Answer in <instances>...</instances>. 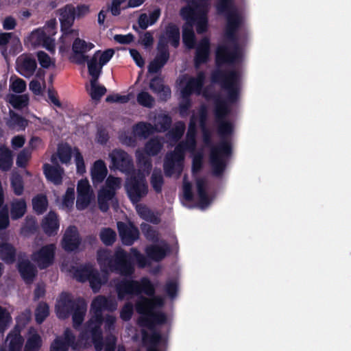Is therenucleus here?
<instances>
[{"label": "nucleus", "instance_id": "nucleus-38", "mask_svg": "<svg viewBox=\"0 0 351 351\" xmlns=\"http://www.w3.org/2000/svg\"><path fill=\"white\" fill-rule=\"evenodd\" d=\"M156 132V128L149 123L138 122L133 125L132 133L136 136L147 138Z\"/></svg>", "mask_w": 351, "mask_h": 351}, {"label": "nucleus", "instance_id": "nucleus-47", "mask_svg": "<svg viewBox=\"0 0 351 351\" xmlns=\"http://www.w3.org/2000/svg\"><path fill=\"white\" fill-rule=\"evenodd\" d=\"M197 146L196 138L186 136V140L178 143L175 149L176 152H179L184 157L186 151L194 152Z\"/></svg>", "mask_w": 351, "mask_h": 351}, {"label": "nucleus", "instance_id": "nucleus-56", "mask_svg": "<svg viewBox=\"0 0 351 351\" xmlns=\"http://www.w3.org/2000/svg\"><path fill=\"white\" fill-rule=\"evenodd\" d=\"M49 315V306L45 302L38 303L35 310V320L37 324H42Z\"/></svg>", "mask_w": 351, "mask_h": 351}, {"label": "nucleus", "instance_id": "nucleus-35", "mask_svg": "<svg viewBox=\"0 0 351 351\" xmlns=\"http://www.w3.org/2000/svg\"><path fill=\"white\" fill-rule=\"evenodd\" d=\"M16 249L10 243H1L0 245V259L8 265L13 264L16 261Z\"/></svg>", "mask_w": 351, "mask_h": 351}, {"label": "nucleus", "instance_id": "nucleus-9", "mask_svg": "<svg viewBox=\"0 0 351 351\" xmlns=\"http://www.w3.org/2000/svg\"><path fill=\"white\" fill-rule=\"evenodd\" d=\"M55 244H47L41 247L32 255V260L40 269H45L53 264L56 254Z\"/></svg>", "mask_w": 351, "mask_h": 351}, {"label": "nucleus", "instance_id": "nucleus-33", "mask_svg": "<svg viewBox=\"0 0 351 351\" xmlns=\"http://www.w3.org/2000/svg\"><path fill=\"white\" fill-rule=\"evenodd\" d=\"M197 193L199 197V206L202 208L207 207L211 200L207 193V181L204 178H198L196 179Z\"/></svg>", "mask_w": 351, "mask_h": 351}, {"label": "nucleus", "instance_id": "nucleus-7", "mask_svg": "<svg viewBox=\"0 0 351 351\" xmlns=\"http://www.w3.org/2000/svg\"><path fill=\"white\" fill-rule=\"evenodd\" d=\"M85 302L82 297L74 299L70 293L62 292L56 306L57 316L62 319L68 318L78 306H81Z\"/></svg>", "mask_w": 351, "mask_h": 351}, {"label": "nucleus", "instance_id": "nucleus-14", "mask_svg": "<svg viewBox=\"0 0 351 351\" xmlns=\"http://www.w3.org/2000/svg\"><path fill=\"white\" fill-rule=\"evenodd\" d=\"M113 168L123 173H129L133 169L132 157L122 149H114L110 154Z\"/></svg>", "mask_w": 351, "mask_h": 351}, {"label": "nucleus", "instance_id": "nucleus-15", "mask_svg": "<svg viewBox=\"0 0 351 351\" xmlns=\"http://www.w3.org/2000/svg\"><path fill=\"white\" fill-rule=\"evenodd\" d=\"M60 22L62 36L72 34L71 29L73 25L75 17V8L72 4H67L59 10Z\"/></svg>", "mask_w": 351, "mask_h": 351}, {"label": "nucleus", "instance_id": "nucleus-22", "mask_svg": "<svg viewBox=\"0 0 351 351\" xmlns=\"http://www.w3.org/2000/svg\"><path fill=\"white\" fill-rule=\"evenodd\" d=\"M84 332L89 333L96 351H101L104 347V339L101 326L90 319L85 324Z\"/></svg>", "mask_w": 351, "mask_h": 351}, {"label": "nucleus", "instance_id": "nucleus-59", "mask_svg": "<svg viewBox=\"0 0 351 351\" xmlns=\"http://www.w3.org/2000/svg\"><path fill=\"white\" fill-rule=\"evenodd\" d=\"M141 229L145 238L152 241H156L158 239V232L154 228L148 223H143L141 225Z\"/></svg>", "mask_w": 351, "mask_h": 351}, {"label": "nucleus", "instance_id": "nucleus-39", "mask_svg": "<svg viewBox=\"0 0 351 351\" xmlns=\"http://www.w3.org/2000/svg\"><path fill=\"white\" fill-rule=\"evenodd\" d=\"M36 37L37 41L41 43L43 46L49 51H55V40L50 37L43 30H36L32 32V38Z\"/></svg>", "mask_w": 351, "mask_h": 351}, {"label": "nucleus", "instance_id": "nucleus-13", "mask_svg": "<svg viewBox=\"0 0 351 351\" xmlns=\"http://www.w3.org/2000/svg\"><path fill=\"white\" fill-rule=\"evenodd\" d=\"M37 69V62L30 53H23L16 60V70L21 75L30 77Z\"/></svg>", "mask_w": 351, "mask_h": 351}, {"label": "nucleus", "instance_id": "nucleus-1", "mask_svg": "<svg viewBox=\"0 0 351 351\" xmlns=\"http://www.w3.org/2000/svg\"><path fill=\"white\" fill-rule=\"evenodd\" d=\"M215 8L219 14L226 16L224 36L233 44L232 51L226 45H218L215 52L216 64L220 66L225 64H235L240 62L242 57L237 34L243 24V16L238 12L234 0H217Z\"/></svg>", "mask_w": 351, "mask_h": 351}, {"label": "nucleus", "instance_id": "nucleus-8", "mask_svg": "<svg viewBox=\"0 0 351 351\" xmlns=\"http://www.w3.org/2000/svg\"><path fill=\"white\" fill-rule=\"evenodd\" d=\"M217 130L220 137V141L210 147V158L226 160L232 154V144L230 137L234 132V125H232L230 133H220L218 130V124H217Z\"/></svg>", "mask_w": 351, "mask_h": 351}, {"label": "nucleus", "instance_id": "nucleus-17", "mask_svg": "<svg viewBox=\"0 0 351 351\" xmlns=\"http://www.w3.org/2000/svg\"><path fill=\"white\" fill-rule=\"evenodd\" d=\"M51 161L54 165L45 163L43 166V173L48 181L55 185H60L62 183L64 170L57 163L56 158L54 156H51Z\"/></svg>", "mask_w": 351, "mask_h": 351}, {"label": "nucleus", "instance_id": "nucleus-58", "mask_svg": "<svg viewBox=\"0 0 351 351\" xmlns=\"http://www.w3.org/2000/svg\"><path fill=\"white\" fill-rule=\"evenodd\" d=\"M185 124L182 121H178L176 123L174 128L169 131L168 135L174 141H178L183 136L185 131Z\"/></svg>", "mask_w": 351, "mask_h": 351}, {"label": "nucleus", "instance_id": "nucleus-45", "mask_svg": "<svg viewBox=\"0 0 351 351\" xmlns=\"http://www.w3.org/2000/svg\"><path fill=\"white\" fill-rule=\"evenodd\" d=\"M171 124L172 118L169 114H160L156 118L154 127L156 128V132H165L169 130Z\"/></svg>", "mask_w": 351, "mask_h": 351}, {"label": "nucleus", "instance_id": "nucleus-53", "mask_svg": "<svg viewBox=\"0 0 351 351\" xmlns=\"http://www.w3.org/2000/svg\"><path fill=\"white\" fill-rule=\"evenodd\" d=\"M11 187L16 195H21L24 191L23 177L19 173H13L10 178Z\"/></svg>", "mask_w": 351, "mask_h": 351}, {"label": "nucleus", "instance_id": "nucleus-34", "mask_svg": "<svg viewBox=\"0 0 351 351\" xmlns=\"http://www.w3.org/2000/svg\"><path fill=\"white\" fill-rule=\"evenodd\" d=\"M169 247L167 245L164 247L157 245H150L146 247L145 253L151 260L159 262L161 261L167 256Z\"/></svg>", "mask_w": 351, "mask_h": 351}, {"label": "nucleus", "instance_id": "nucleus-51", "mask_svg": "<svg viewBox=\"0 0 351 351\" xmlns=\"http://www.w3.org/2000/svg\"><path fill=\"white\" fill-rule=\"evenodd\" d=\"M57 154L60 161L62 164H69L72 158L71 147L67 144L59 145L58 147Z\"/></svg>", "mask_w": 351, "mask_h": 351}, {"label": "nucleus", "instance_id": "nucleus-49", "mask_svg": "<svg viewBox=\"0 0 351 351\" xmlns=\"http://www.w3.org/2000/svg\"><path fill=\"white\" fill-rule=\"evenodd\" d=\"M87 309V304L85 302L81 306H78V308L74 311L72 315L73 326L75 329H79L82 326Z\"/></svg>", "mask_w": 351, "mask_h": 351}, {"label": "nucleus", "instance_id": "nucleus-32", "mask_svg": "<svg viewBox=\"0 0 351 351\" xmlns=\"http://www.w3.org/2000/svg\"><path fill=\"white\" fill-rule=\"evenodd\" d=\"M108 174L106 163L102 160H96L91 169V178L94 184L101 183Z\"/></svg>", "mask_w": 351, "mask_h": 351}, {"label": "nucleus", "instance_id": "nucleus-42", "mask_svg": "<svg viewBox=\"0 0 351 351\" xmlns=\"http://www.w3.org/2000/svg\"><path fill=\"white\" fill-rule=\"evenodd\" d=\"M95 269L93 265L87 263L77 267L73 273L75 278L80 282H85L88 280Z\"/></svg>", "mask_w": 351, "mask_h": 351}, {"label": "nucleus", "instance_id": "nucleus-27", "mask_svg": "<svg viewBox=\"0 0 351 351\" xmlns=\"http://www.w3.org/2000/svg\"><path fill=\"white\" fill-rule=\"evenodd\" d=\"M42 346L43 339L41 336L34 327H29L27 330L23 351H40Z\"/></svg>", "mask_w": 351, "mask_h": 351}, {"label": "nucleus", "instance_id": "nucleus-28", "mask_svg": "<svg viewBox=\"0 0 351 351\" xmlns=\"http://www.w3.org/2000/svg\"><path fill=\"white\" fill-rule=\"evenodd\" d=\"M41 226L47 236L56 235L60 226L57 214L55 212L50 211L43 220Z\"/></svg>", "mask_w": 351, "mask_h": 351}, {"label": "nucleus", "instance_id": "nucleus-57", "mask_svg": "<svg viewBox=\"0 0 351 351\" xmlns=\"http://www.w3.org/2000/svg\"><path fill=\"white\" fill-rule=\"evenodd\" d=\"M212 173L214 176L221 177L226 167V160L210 158Z\"/></svg>", "mask_w": 351, "mask_h": 351}, {"label": "nucleus", "instance_id": "nucleus-6", "mask_svg": "<svg viewBox=\"0 0 351 351\" xmlns=\"http://www.w3.org/2000/svg\"><path fill=\"white\" fill-rule=\"evenodd\" d=\"M128 198L132 204L139 202L147 195L148 186L144 177L134 176L128 178L125 184Z\"/></svg>", "mask_w": 351, "mask_h": 351}, {"label": "nucleus", "instance_id": "nucleus-21", "mask_svg": "<svg viewBox=\"0 0 351 351\" xmlns=\"http://www.w3.org/2000/svg\"><path fill=\"white\" fill-rule=\"evenodd\" d=\"M100 50L97 51L90 60L86 61L87 62L88 73L91 77L90 88H105L104 86L99 85L98 78L101 73L103 66L98 62V55Z\"/></svg>", "mask_w": 351, "mask_h": 351}, {"label": "nucleus", "instance_id": "nucleus-4", "mask_svg": "<svg viewBox=\"0 0 351 351\" xmlns=\"http://www.w3.org/2000/svg\"><path fill=\"white\" fill-rule=\"evenodd\" d=\"M182 8L190 9L189 15L193 20L191 24L192 29L195 25L197 34H202L207 32L208 26L207 10L201 0H190L189 5Z\"/></svg>", "mask_w": 351, "mask_h": 351}, {"label": "nucleus", "instance_id": "nucleus-11", "mask_svg": "<svg viewBox=\"0 0 351 351\" xmlns=\"http://www.w3.org/2000/svg\"><path fill=\"white\" fill-rule=\"evenodd\" d=\"M184 158L179 152H176V149L168 152L165 158L163 169L165 175L171 177L176 173H180L183 170V162Z\"/></svg>", "mask_w": 351, "mask_h": 351}, {"label": "nucleus", "instance_id": "nucleus-37", "mask_svg": "<svg viewBox=\"0 0 351 351\" xmlns=\"http://www.w3.org/2000/svg\"><path fill=\"white\" fill-rule=\"evenodd\" d=\"M13 165L12 152L6 146L0 147V169L2 171H8Z\"/></svg>", "mask_w": 351, "mask_h": 351}, {"label": "nucleus", "instance_id": "nucleus-64", "mask_svg": "<svg viewBox=\"0 0 351 351\" xmlns=\"http://www.w3.org/2000/svg\"><path fill=\"white\" fill-rule=\"evenodd\" d=\"M136 136L134 133L129 134L128 132H124L119 135V140L121 143L128 147H135L137 144Z\"/></svg>", "mask_w": 351, "mask_h": 351}, {"label": "nucleus", "instance_id": "nucleus-10", "mask_svg": "<svg viewBox=\"0 0 351 351\" xmlns=\"http://www.w3.org/2000/svg\"><path fill=\"white\" fill-rule=\"evenodd\" d=\"M189 8H181L180 10V16L185 21V23L182 26V42L187 49H194L197 45L195 34L191 25L193 20L189 15Z\"/></svg>", "mask_w": 351, "mask_h": 351}, {"label": "nucleus", "instance_id": "nucleus-2", "mask_svg": "<svg viewBox=\"0 0 351 351\" xmlns=\"http://www.w3.org/2000/svg\"><path fill=\"white\" fill-rule=\"evenodd\" d=\"M227 96L223 97L219 93H210V90L204 92V96L207 100L213 102V113L215 122L218 124L219 132L221 134L230 133L233 123L226 120L231 114V106L237 102L240 89H226Z\"/></svg>", "mask_w": 351, "mask_h": 351}, {"label": "nucleus", "instance_id": "nucleus-31", "mask_svg": "<svg viewBox=\"0 0 351 351\" xmlns=\"http://www.w3.org/2000/svg\"><path fill=\"white\" fill-rule=\"evenodd\" d=\"M143 325L147 326L149 330L155 329L156 325H162L167 322V315L161 311L148 312V315L144 317Z\"/></svg>", "mask_w": 351, "mask_h": 351}, {"label": "nucleus", "instance_id": "nucleus-55", "mask_svg": "<svg viewBox=\"0 0 351 351\" xmlns=\"http://www.w3.org/2000/svg\"><path fill=\"white\" fill-rule=\"evenodd\" d=\"M206 75L204 71H199L195 77H189L184 88H205L204 86ZM206 88H210L206 86Z\"/></svg>", "mask_w": 351, "mask_h": 351}, {"label": "nucleus", "instance_id": "nucleus-16", "mask_svg": "<svg viewBox=\"0 0 351 351\" xmlns=\"http://www.w3.org/2000/svg\"><path fill=\"white\" fill-rule=\"evenodd\" d=\"M117 229L123 245L130 246L139 238V230L133 223L117 222Z\"/></svg>", "mask_w": 351, "mask_h": 351}, {"label": "nucleus", "instance_id": "nucleus-43", "mask_svg": "<svg viewBox=\"0 0 351 351\" xmlns=\"http://www.w3.org/2000/svg\"><path fill=\"white\" fill-rule=\"evenodd\" d=\"M163 143L158 137L151 138L145 145V152L149 156H156L161 151Z\"/></svg>", "mask_w": 351, "mask_h": 351}, {"label": "nucleus", "instance_id": "nucleus-30", "mask_svg": "<svg viewBox=\"0 0 351 351\" xmlns=\"http://www.w3.org/2000/svg\"><path fill=\"white\" fill-rule=\"evenodd\" d=\"M212 89H181V93L183 97L182 101L180 103L179 110L180 114L182 117H184L188 114L189 110L191 106V101L189 96L193 93L197 95L202 94L206 90H211Z\"/></svg>", "mask_w": 351, "mask_h": 351}, {"label": "nucleus", "instance_id": "nucleus-26", "mask_svg": "<svg viewBox=\"0 0 351 351\" xmlns=\"http://www.w3.org/2000/svg\"><path fill=\"white\" fill-rule=\"evenodd\" d=\"M8 343V350L5 347L1 346L0 351H21L24 339L21 335V332L16 330H11L8 334L5 343Z\"/></svg>", "mask_w": 351, "mask_h": 351}, {"label": "nucleus", "instance_id": "nucleus-48", "mask_svg": "<svg viewBox=\"0 0 351 351\" xmlns=\"http://www.w3.org/2000/svg\"><path fill=\"white\" fill-rule=\"evenodd\" d=\"M32 206L36 214H43L47 210L48 206L47 196L43 194L36 195L32 199Z\"/></svg>", "mask_w": 351, "mask_h": 351}, {"label": "nucleus", "instance_id": "nucleus-50", "mask_svg": "<svg viewBox=\"0 0 351 351\" xmlns=\"http://www.w3.org/2000/svg\"><path fill=\"white\" fill-rule=\"evenodd\" d=\"M107 280L108 277L106 276H104L103 278H101L98 271L95 269L88 281L90 283V287L93 291L97 293L100 290L101 285L106 284Z\"/></svg>", "mask_w": 351, "mask_h": 351}, {"label": "nucleus", "instance_id": "nucleus-54", "mask_svg": "<svg viewBox=\"0 0 351 351\" xmlns=\"http://www.w3.org/2000/svg\"><path fill=\"white\" fill-rule=\"evenodd\" d=\"M31 317L30 310L25 309L16 317V324L12 330H16L17 329L19 332H21L22 330L30 322Z\"/></svg>", "mask_w": 351, "mask_h": 351}, {"label": "nucleus", "instance_id": "nucleus-18", "mask_svg": "<svg viewBox=\"0 0 351 351\" xmlns=\"http://www.w3.org/2000/svg\"><path fill=\"white\" fill-rule=\"evenodd\" d=\"M82 242L80 234L77 228L74 226H69L65 231L62 239V247L68 252L77 250Z\"/></svg>", "mask_w": 351, "mask_h": 351}, {"label": "nucleus", "instance_id": "nucleus-36", "mask_svg": "<svg viewBox=\"0 0 351 351\" xmlns=\"http://www.w3.org/2000/svg\"><path fill=\"white\" fill-rule=\"evenodd\" d=\"M152 333L148 335L147 332L143 334V340L144 342H149L147 351H160L158 346L162 341L163 337L161 333L156 329L151 330Z\"/></svg>", "mask_w": 351, "mask_h": 351}, {"label": "nucleus", "instance_id": "nucleus-20", "mask_svg": "<svg viewBox=\"0 0 351 351\" xmlns=\"http://www.w3.org/2000/svg\"><path fill=\"white\" fill-rule=\"evenodd\" d=\"M75 342V336L70 328H66L62 337H58L51 343L49 351H68Z\"/></svg>", "mask_w": 351, "mask_h": 351}, {"label": "nucleus", "instance_id": "nucleus-12", "mask_svg": "<svg viewBox=\"0 0 351 351\" xmlns=\"http://www.w3.org/2000/svg\"><path fill=\"white\" fill-rule=\"evenodd\" d=\"M239 74L234 71L216 69L211 73V80L214 83L221 84L220 88H238L237 84Z\"/></svg>", "mask_w": 351, "mask_h": 351}, {"label": "nucleus", "instance_id": "nucleus-52", "mask_svg": "<svg viewBox=\"0 0 351 351\" xmlns=\"http://www.w3.org/2000/svg\"><path fill=\"white\" fill-rule=\"evenodd\" d=\"M99 238L106 246H111L117 239L116 232L110 228H103L99 233Z\"/></svg>", "mask_w": 351, "mask_h": 351}, {"label": "nucleus", "instance_id": "nucleus-44", "mask_svg": "<svg viewBox=\"0 0 351 351\" xmlns=\"http://www.w3.org/2000/svg\"><path fill=\"white\" fill-rule=\"evenodd\" d=\"M27 210L26 202L24 199H17L11 204L10 215L12 220L21 218Z\"/></svg>", "mask_w": 351, "mask_h": 351}, {"label": "nucleus", "instance_id": "nucleus-23", "mask_svg": "<svg viewBox=\"0 0 351 351\" xmlns=\"http://www.w3.org/2000/svg\"><path fill=\"white\" fill-rule=\"evenodd\" d=\"M93 47L94 45L92 43L88 45L85 40L79 38H76L72 45L73 58L75 59V62L79 64H84L88 60V56L84 53Z\"/></svg>", "mask_w": 351, "mask_h": 351}, {"label": "nucleus", "instance_id": "nucleus-3", "mask_svg": "<svg viewBox=\"0 0 351 351\" xmlns=\"http://www.w3.org/2000/svg\"><path fill=\"white\" fill-rule=\"evenodd\" d=\"M115 291L118 300L121 301L127 296L139 295L143 293L148 296H154L156 287L147 277H143L140 280L124 278L115 284Z\"/></svg>", "mask_w": 351, "mask_h": 351}, {"label": "nucleus", "instance_id": "nucleus-29", "mask_svg": "<svg viewBox=\"0 0 351 351\" xmlns=\"http://www.w3.org/2000/svg\"><path fill=\"white\" fill-rule=\"evenodd\" d=\"M160 36H164V39L167 41V45L169 43L170 45L174 47L178 48L180 42V32L178 26L173 23H169L165 28L164 34Z\"/></svg>", "mask_w": 351, "mask_h": 351}, {"label": "nucleus", "instance_id": "nucleus-46", "mask_svg": "<svg viewBox=\"0 0 351 351\" xmlns=\"http://www.w3.org/2000/svg\"><path fill=\"white\" fill-rule=\"evenodd\" d=\"M97 261L102 271H107V269H110L113 258L111 257L109 250H99L97 252Z\"/></svg>", "mask_w": 351, "mask_h": 351}, {"label": "nucleus", "instance_id": "nucleus-25", "mask_svg": "<svg viewBox=\"0 0 351 351\" xmlns=\"http://www.w3.org/2000/svg\"><path fill=\"white\" fill-rule=\"evenodd\" d=\"M152 299H149L145 296H140L136 302V310L138 313L143 315L145 317L148 315V312L154 310L156 306H161L162 300L158 298L153 296Z\"/></svg>", "mask_w": 351, "mask_h": 351}, {"label": "nucleus", "instance_id": "nucleus-19", "mask_svg": "<svg viewBox=\"0 0 351 351\" xmlns=\"http://www.w3.org/2000/svg\"><path fill=\"white\" fill-rule=\"evenodd\" d=\"M195 48V53L193 62L195 69H198L209 60L210 54V39L208 37L202 38Z\"/></svg>", "mask_w": 351, "mask_h": 351}, {"label": "nucleus", "instance_id": "nucleus-40", "mask_svg": "<svg viewBox=\"0 0 351 351\" xmlns=\"http://www.w3.org/2000/svg\"><path fill=\"white\" fill-rule=\"evenodd\" d=\"M136 211L140 217L146 221L153 224H158L160 219L153 210L148 208L146 205L139 204L136 206Z\"/></svg>", "mask_w": 351, "mask_h": 351}, {"label": "nucleus", "instance_id": "nucleus-60", "mask_svg": "<svg viewBox=\"0 0 351 351\" xmlns=\"http://www.w3.org/2000/svg\"><path fill=\"white\" fill-rule=\"evenodd\" d=\"M12 322V317L9 312L0 306V333H3Z\"/></svg>", "mask_w": 351, "mask_h": 351}, {"label": "nucleus", "instance_id": "nucleus-5", "mask_svg": "<svg viewBox=\"0 0 351 351\" xmlns=\"http://www.w3.org/2000/svg\"><path fill=\"white\" fill-rule=\"evenodd\" d=\"M110 270L122 276L130 277L135 270L131 256L124 250H117Z\"/></svg>", "mask_w": 351, "mask_h": 351}, {"label": "nucleus", "instance_id": "nucleus-62", "mask_svg": "<svg viewBox=\"0 0 351 351\" xmlns=\"http://www.w3.org/2000/svg\"><path fill=\"white\" fill-rule=\"evenodd\" d=\"M28 97L25 95H12L10 102L16 109H22L27 106Z\"/></svg>", "mask_w": 351, "mask_h": 351}, {"label": "nucleus", "instance_id": "nucleus-61", "mask_svg": "<svg viewBox=\"0 0 351 351\" xmlns=\"http://www.w3.org/2000/svg\"><path fill=\"white\" fill-rule=\"evenodd\" d=\"M164 183V179L160 172H154L151 177V184L154 190L160 193L162 191V187Z\"/></svg>", "mask_w": 351, "mask_h": 351}, {"label": "nucleus", "instance_id": "nucleus-24", "mask_svg": "<svg viewBox=\"0 0 351 351\" xmlns=\"http://www.w3.org/2000/svg\"><path fill=\"white\" fill-rule=\"evenodd\" d=\"M17 269L22 279L27 285L32 283L38 273L36 267L28 259L19 261Z\"/></svg>", "mask_w": 351, "mask_h": 351}, {"label": "nucleus", "instance_id": "nucleus-41", "mask_svg": "<svg viewBox=\"0 0 351 351\" xmlns=\"http://www.w3.org/2000/svg\"><path fill=\"white\" fill-rule=\"evenodd\" d=\"M164 38V36L159 37L157 53L154 59L165 65L169 59V51L167 41Z\"/></svg>", "mask_w": 351, "mask_h": 351}, {"label": "nucleus", "instance_id": "nucleus-63", "mask_svg": "<svg viewBox=\"0 0 351 351\" xmlns=\"http://www.w3.org/2000/svg\"><path fill=\"white\" fill-rule=\"evenodd\" d=\"M30 158L31 152L27 149H23L18 154L16 164L19 167L25 168Z\"/></svg>", "mask_w": 351, "mask_h": 351}]
</instances>
